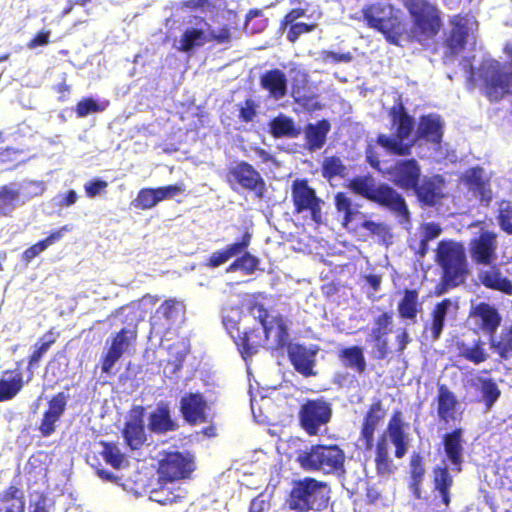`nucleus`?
Wrapping results in <instances>:
<instances>
[{
  "mask_svg": "<svg viewBox=\"0 0 512 512\" xmlns=\"http://www.w3.org/2000/svg\"><path fill=\"white\" fill-rule=\"evenodd\" d=\"M435 261L442 269L438 295L443 294L447 288L460 286L470 274L466 250L461 242L451 239L439 241L435 249Z\"/></svg>",
  "mask_w": 512,
  "mask_h": 512,
  "instance_id": "nucleus-1",
  "label": "nucleus"
},
{
  "mask_svg": "<svg viewBox=\"0 0 512 512\" xmlns=\"http://www.w3.org/2000/svg\"><path fill=\"white\" fill-rule=\"evenodd\" d=\"M361 13L366 26L382 34L391 45L399 46L407 34V22L402 12L390 3H369L362 8Z\"/></svg>",
  "mask_w": 512,
  "mask_h": 512,
  "instance_id": "nucleus-2",
  "label": "nucleus"
},
{
  "mask_svg": "<svg viewBox=\"0 0 512 512\" xmlns=\"http://www.w3.org/2000/svg\"><path fill=\"white\" fill-rule=\"evenodd\" d=\"M329 494L327 482L306 476L293 482L285 502L295 512H320L328 506Z\"/></svg>",
  "mask_w": 512,
  "mask_h": 512,
  "instance_id": "nucleus-3",
  "label": "nucleus"
},
{
  "mask_svg": "<svg viewBox=\"0 0 512 512\" xmlns=\"http://www.w3.org/2000/svg\"><path fill=\"white\" fill-rule=\"evenodd\" d=\"M353 193L400 215L407 216L408 208L405 199L394 188L382 183L376 185L371 175L356 176L349 181Z\"/></svg>",
  "mask_w": 512,
  "mask_h": 512,
  "instance_id": "nucleus-4",
  "label": "nucleus"
},
{
  "mask_svg": "<svg viewBox=\"0 0 512 512\" xmlns=\"http://www.w3.org/2000/svg\"><path fill=\"white\" fill-rule=\"evenodd\" d=\"M388 115L392 126L395 127L396 135L379 134L376 138L377 144L390 154L397 156L410 155L413 143H404V140L410 136L413 130L414 118L408 114L401 99H398L389 109Z\"/></svg>",
  "mask_w": 512,
  "mask_h": 512,
  "instance_id": "nucleus-5",
  "label": "nucleus"
},
{
  "mask_svg": "<svg viewBox=\"0 0 512 512\" xmlns=\"http://www.w3.org/2000/svg\"><path fill=\"white\" fill-rule=\"evenodd\" d=\"M406 9L412 20L411 28L405 34L408 41L424 44L439 34L443 23L441 12L435 4L420 2Z\"/></svg>",
  "mask_w": 512,
  "mask_h": 512,
  "instance_id": "nucleus-6",
  "label": "nucleus"
},
{
  "mask_svg": "<svg viewBox=\"0 0 512 512\" xmlns=\"http://www.w3.org/2000/svg\"><path fill=\"white\" fill-rule=\"evenodd\" d=\"M450 29L443 39V55L444 64L452 63L459 54H461L474 37L478 30L479 23L474 15L456 14L449 19Z\"/></svg>",
  "mask_w": 512,
  "mask_h": 512,
  "instance_id": "nucleus-7",
  "label": "nucleus"
},
{
  "mask_svg": "<svg viewBox=\"0 0 512 512\" xmlns=\"http://www.w3.org/2000/svg\"><path fill=\"white\" fill-rule=\"evenodd\" d=\"M297 461L305 471H321L324 474H332L343 469L345 454L336 444H316L301 453Z\"/></svg>",
  "mask_w": 512,
  "mask_h": 512,
  "instance_id": "nucleus-8",
  "label": "nucleus"
},
{
  "mask_svg": "<svg viewBox=\"0 0 512 512\" xmlns=\"http://www.w3.org/2000/svg\"><path fill=\"white\" fill-rule=\"evenodd\" d=\"M249 309L262 326L265 342L272 341L273 345L270 349L283 353L285 348L291 344L289 328L285 317L280 313L270 316L268 309L259 302H253Z\"/></svg>",
  "mask_w": 512,
  "mask_h": 512,
  "instance_id": "nucleus-9",
  "label": "nucleus"
},
{
  "mask_svg": "<svg viewBox=\"0 0 512 512\" xmlns=\"http://www.w3.org/2000/svg\"><path fill=\"white\" fill-rule=\"evenodd\" d=\"M225 182L234 191L243 189L262 199L266 193V183L261 174L248 162L238 161L230 165L224 176Z\"/></svg>",
  "mask_w": 512,
  "mask_h": 512,
  "instance_id": "nucleus-10",
  "label": "nucleus"
},
{
  "mask_svg": "<svg viewBox=\"0 0 512 512\" xmlns=\"http://www.w3.org/2000/svg\"><path fill=\"white\" fill-rule=\"evenodd\" d=\"M332 417V407L324 398L308 399L299 408L298 420L300 427L309 436L320 433Z\"/></svg>",
  "mask_w": 512,
  "mask_h": 512,
  "instance_id": "nucleus-11",
  "label": "nucleus"
},
{
  "mask_svg": "<svg viewBox=\"0 0 512 512\" xmlns=\"http://www.w3.org/2000/svg\"><path fill=\"white\" fill-rule=\"evenodd\" d=\"M291 199L294 212L297 214L308 211L316 224L322 223L323 201L316 195V191L309 186L307 179H296L291 185Z\"/></svg>",
  "mask_w": 512,
  "mask_h": 512,
  "instance_id": "nucleus-12",
  "label": "nucleus"
},
{
  "mask_svg": "<svg viewBox=\"0 0 512 512\" xmlns=\"http://www.w3.org/2000/svg\"><path fill=\"white\" fill-rule=\"evenodd\" d=\"M193 459L179 451L167 452L158 463L160 480L165 483L188 478L192 471Z\"/></svg>",
  "mask_w": 512,
  "mask_h": 512,
  "instance_id": "nucleus-13",
  "label": "nucleus"
},
{
  "mask_svg": "<svg viewBox=\"0 0 512 512\" xmlns=\"http://www.w3.org/2000/svg\"><path fill=\"white\" fill-rule=\"evenodd\" d=\"M497 236L491 231H482L469 242L471 260L476 265H490L497 259Z\"/></svg>",
  "mask_w": 512,
  "mask_h": 512,
  "instance_id": "nucleus-14",
  "label": "nucleus"
},
{
  "mask_svg": "<svg viewBox=\"0 0 512 512\" xmlns=\"http://www.w3.org/2000/svg\"><path fill=\"white\" fill-rule=\"evenodd\" d=\"M144 412L143 406H134L129 418L124 424L122 436L125 444L131 450L141 449L147 441V435L144 425Z\"/></svg>",
  "mask_w": 512,
  "mask_h": 512,
  "instance_id": "nucleus-15",
  "label": "nucleus"
},
{
  "mask_svg": "<svg viewBox=\"0 0 512 512\" xmlns=\"http://www.w3.org/2000/svg\"><path fill=\"white\" fill-rule=\"evenodd\" d=\"M285 350L287 351L288 359L296 372L304 377H311L316 375L314 367L316 365V355L318 348H308L300 343H291Z\"/></svg>",
  "mask_w": 512,
  "mask_h": 512,
  "instance_id": "nucleus-16",
  "label": "nucleus"
},
{
  "mask_svg": "<svg viewBox=\"0 0 512 512\" xmlns=\"http://www.w3.org/2000/svg\"><path fill=\"white\" fill-rule=\"evenodd\" d=\"M68 398L64 392H58L48 401L47 409L43 412L37 427L42 437H49L56 431L57 423L66 410Z\"/></svg>",
  "mask_w": 512,
  "mask_h": 512,
  "instance_id": "nucleus-17",
  "label": "nucleus"
},
{
  "mask_svg": "<svg viewBox=\"0 0 512 512\" xmlns=\"http://www.w3.org/2000/svg\"><path fill=\"white\" fill-rule=\"evenodd\" d=\"M207 408V401L201 393L189 392L180 399V412L183 419L191 425L207 422Z\"/></svg>",
  "mask_w": 512,
  "mask_h": 512,
  "instance_id": "nucleus-18",
  "label": "nucleus"
},
{
  "mask_svg": "<svg viewBox=\"0 0 512 512\" xmlns=\"http://www.w3.org/2000/svg\"><path fill=\"white\" fill-rule=\"evenodd\" d=\"M394 184L404 190H412L420 181L421 169L414 159L397 161L391 170Z\"/></svg>",
  "mask_w": 512,
  "mask_h": 512,
  "instance_id": "nucleus-19",
  "label": "nucleus"
},
{
  "mask_svg": "<svg viewBox=\"0 0 512 512\" xmlns=\"http://www.w3.org/2000/svg\"><path fill=\"white\" fill-rule=\"evenodd\" d=\"M384 417L385 412L381 400L373 401L364 415L359 437L366 451H370L373 448L375 430Z\"/></svg>",
  "mask_w": 512,
  "mask_h": 512,
  "instance_id": "nucleus-20",
  "label": "nucleus"
},
{
  "mask_svg": "<svg viewBox=\"0 0 512 512\" xmlns=\"http://www.w3.org/2000/svg\"><path fill=\"white\" fill-rule=\"evenodd\" d=\"M444 134V122L438 114L430 113L419 118L416 140L440 146Z\"/></svg>",
  "mask_w": 512,
  "mask_h": 512,
  "instance_id": "nucleus-21",
  "label": "nucleus"
},
{
  "mask_svg": "<svg viewBox=\"0 0 512 512\" xmlns=\"http://www.w3.org/2000/svg\"><path fill=\"white\" fill-rule=\"evenodd\" d=\"M184 312V305L176 299L165 300L150 317L152 330H169L172 323Z\"/></svg>",
  "mask_w": 512,
  "mask_h": 512,
  "instance_id": "nucleus-22",
  "label": "nucleus"
},
{
  "mask_svg": "<svg viewBox=\"0 0 512 512\" xmlns=\"http://www.w3.org/2000/svg\"><path fill=\"white\" fill-rule=\"evenodd\" d=\"M21 361L17 362V368L3 371L0 378V402L12 400L23 389L31 376L24 380L23 372L20 369Z\"/></svg>",
  "mask_w": 512,
  "mask_h": 512,
  "instance_id": "nucleus-23",
  "label": "nucleus"
},
{
  "mask_svg": "<svg viewBox=\"0 0 512 512\" xmlns=\"http://www.w3.org/2000/svg\"><path fill=\"white\" fill-rule=\"evenodd\" d=\"M404 427L405 424L402 420L401 411L397 410L393 412L387 425V433L395 447L394 455L398 459L405 456L409 447V436L405 432Z\"/></svg>",
  "mask_w": 512,
  "mask_h": 512,
  "instance_id": "nucleus-24",
  "label": "nucleus"
},
{
  "mask_svg": "<svg viewBox=\"0 0 512 512\" xmlns=\"http://www.w3.org/2000/svg\"><path fill=\"white\" fill-rule=\"evenodd\" d=\"M487 269L480 270L477 274L478 281L485 288L501 292L505 295H512V282L503 276L500 267L490 264Z\"/></svg>",
  "mask_w": 512,
  "mask_h": 512,
  "instance_id": "nucleus-25",
  "label": "nucleus"
},
{
  "mask_svg": "<svg viewBox=\"0 0 512 512\" xmlns=\"http://www.w3.org/2000/svg\"><path fill=\"white\" fill-rule=\"evenodd\" d=\"M470 315L477 318L479 328L490 336V339L495 338L494 334L501 323V316L497 309L486 302L477 304Z\"/></svg>",
  "mask_w": 512,
  "mask_h": 512,
  "instance_id": "nucleus-26",
  "label": "nucleus"
},
{
  "mask_svg": "<svg viewBox=\"0 0 512 512\" xmlns=\"http://www.w3.org/2000/svg\"><path fill=\"white\" fill-rule=\"evenodd\" d=\"M436 402L437 416L441 422L448 424L457 419L459 402L456 395L445 384L438 386Z\"/></svg>",
  "mask_w": 512,
  "mask_h": 512,
  "instance_id": "nucleus-27",
  "label": "nucleus"
},
{
  "mask_svg": "<svg viewBox=\"0 0 512 512\" xmlns=\"http://www.w3.org/2000/svg\"><path fill=\"white\" fill-rule=\"evenodd\" d=\"M443 184V178L439 175H434L432 177H425L421 182L419 181L412 190L416 193L421 203L433 206L443 197Z\"/></svg>",
  "mask_w": 512,
  "mask_h": 512,
  "instance_id": "nucleus-28",
  "label": "nucleus"
},
{
  "mask_svg": "<svg viewBox=\"0 0 512 512\" xmlns=\"http://www.w3.org/2000/svg\"><path fill=\"white\" fill-rule=\"evenodd\" d=\"M234 343L241 357L244 360H248L257 354L266 342L262 329L253 328L237 335Z\"/></svg>",
  "mask_w": 512,
  "mask_h": 512,
  "instance_id": "nucleus-29",
  "label": "nucleus"
},
{
  "mask_svg": "<svg viewBox=\"0 0 512 512\" xmlns=\"http://www.w3.org/2000/svg\"><path fill=\"white\" fill-rule=\"evenodd\" d=\"M334 206L337 214L341 216L343 228H349L353 221L364 217L360 212V205L354 203L345 192L340 191L334 195Z\"/></svg>",
  "mask_w": 512,
  "mask_h": 512,
  "instance_id": "nucleus-30",
  "label": "nucleus"
},
{
  "mask_svg": "<svg viewBox=\"0 0 512 512\" xmlns=\"http://www.w3.org/2000/svg\"><path fill=\"white\" fill-rule=\"evenodd\" d=\"M260 85L274 99H281L287 94L286 75L278 68L265 71L260 77Z\"/></svg>",
  "mask_w": 512,
  "mask_h": 512,
  "instance_id": "nucleus-31",
  "label": "nucleus"
},
{
  "mask_svg": "<svg viewBox=\"0 0 512 512\" xmlns=\"http://www.w3.org/2000/svg\"><path fill=\"white\" fill-rule=\"evenodd\" d=\"M148 428L155 434H165L178 428L177 423L171 418L170 408L166 402L158 404L155 411L149 415Z\"/></svg>",
  "mask_w": 512,
  "mask_h": 512,
  "instance_id": "nucleus-32",
  "label": "nucleus"
},
{
  "mask_svg": "<svg viewBox=\"0 0 512 512\" xmlns=\"http://www.w3.org/2000/svg\"><path fill=\"white\" fill-rule=\"evenodd\" d=\"M330 129L331 124L327 119L308 123L304 129L306 148L310 151L321 149L326 143Z\"/></svg>",
  "mask_w": 512,
  "mask_h": 512,
  "instance_id": "nucleus-33",
  "label": "nucleus"
},
{
  "mask_svg": "<svg viewBox=\"0 0 512 512\" xmlns=\"http://www.w3.org/2000/svg\"><path fill=\"white\" fill-rule=\"evenodd\" d=\"M462 434V428H455L443 436L445 453L450 462L457 467L458 471L461 470V464L463 462Z\"/></svg>",
  "mask_w": 512,
  "mask_h": 512,
  "instance_id": "nucleus-34",
  "label": "nucleus"
},
{
  "mask_svg": "<svg viewBox=\"0 0 512 512\" xmlns=\"http://www.w3.org/2000/svg\"><path fill=\"white\" fill-rule=\"evenodd\" d=\"M426 468L423 456L414 452L409 461V489L416 499L421 498V485L424 481Z\"/></svg>",
  "mask_w": 512,
  "mask_h": 512,
  "instance_id": "nucleus-35",
  "label": "nucleus"
},
{
  "mask_svg": "<svg viewBox=\"0 0 512 512\" xmlns=\"http://www.w3.org/2000/svg\"><path fill=\"white\" fill-rule=\"evenodd\" d=\"M70 229L67 225L62 226L56 231L51 232L46 238L36 242L31 245L27 249L23 251L21 254V261L25 264H29L38 257L42 252H44L48 247L55 244L59 240L62 239L65 232H68Z\"/></svg>",
  "mask_w": 512,
  "mask_h": 512,
  "instance_id": "nucleus-36",
  "label": "nucleus"
},
{
  "mask_svg": "<svg viewBox=\"0 0 512 512\" xmlns=\"http://www.w3.org/2000/svg\"><path fill=\"white\" fill-rule=\"evenodd\" d=\"M421 311L419 293L416 289H404L402 298L397 305V312L400 319L415 320Z\"/></svg>",
  "mask_w": 512,
  "mask_h": 512,
  "instance_id": "nucleus-37",
  "label": "nucleus"
},
{
  "mask_svg": "<svg viewBox=\"0 0 512 512\" xmlns=\"http://www.w3.org/2000/svg\"><path fill=\"white\" fill-rule=\"evenodd\" d=\"M338 358L345 368H350L358 374H364L367 370V363L363 348L357 345L345 347L339 350Z\"/></svg>",
  "mask_w": 512,
  "mask_h": 512,
  "instance_id": "nucleus-38",
  "label": "nucleus"
},
{
  "mask_svg": "<svg viewBox=\"0 0 512 512\" xmlns=\"http://www.w3.org/2000/svg\"><path fill=\"white\" fill-rule=\"evenodd\" d=\"M375 468L378 475H390L395 470L393 460L389 457L388 442L382 434L375 444Z\"/></svg>",
  "mask_w": 512,
  "mask_h": 512,
  "instance_id": "nucleus-39",
  "label": "nucleus"
},
{
  "mask_svg": "<svg viewBox=\"0 0 512 512\" xmlns=\"http://www.w3.org/2000/svg\"><path fill=\"white\" fill-rule=\"evenodd\" d=\"M464 182L469 190L479 195L482 200L489 201L491 199L490 189L482 177V169L480 167L469 169L464 176Z\"/></svg>",
  "mask_w": 512,
  "mask_h": 512,
  "instance_id": "nucleus-40",
  "label": "nucleus"
},
{
  "mask_svg": "<svg viewBox=\"0 0 512 512\" xmlns=\"http://www.w3.org/2000/svg\"><path fill=\"white\" fill-rule=\"evenodd\" d=\"M20 191L11 184L0 186V218L10 217L20 203Z\"/></svg>",
  "mask_w": 512,
  "mask_h": 512,
  "instance_id": "nucleus-41",
  "label": "nucleus"
},
{
  "mask_svg": "<svg viewBox=\"0 0 512 512\" xmlns=\"http://www.w3.org/2000/svg\"><path fill=\"white\" fill-rule=\"evenodd\" d=\"M269 127V131L274 138H294L300 134V129L295 127L294 121L284 115L273 118L269 123Z\"/></svg>",
  "mask_w": 512,
  "mask_h": 512,
  "instance_id": "nucleus-42",
  "label": "nucleus"
},
{
  "mask_svg": "<svg viewBox=\"0 0 512 512\" xmlns=\"http://www.w3.org/2000/svg\"><path fill=\"white\" fill-rule=\"evenodd\" d=\"M459 356L472 362L474 364H480L485 362L489 355L485 350V343L478 339L473 342L471 346L460 342L457 344Z\"/></svg>",
  "mask_w": 512,
  "mask_h": 512,
  "instance_id": "nucleus-43",
  "label": "nucleus"
},
{
  "mask_svg": "<svg viewBox=\"0 0 512 512\" xmlns=\"http://www.w3.org/2000/svg\"><path fill=\"white\" fill-rule=\"evenodd\" d=\"M100 445L102 446L100 455L106 464L116 470L121 469L127 464L126 456L121 452L117 443L102 440Z\"/></svg>",
  "mask_w": 512,
  "mask_h": 512,
  "instance_id": "nucleus-44",
  "label": "nucleus"
},
{
  "mask_svg": "<svg viewBox=\"0 0 512 512\" xmlns=\"http://www.w3.org/2000/svg\"><path fill=\"white\" fill-rule=\"evenodd\" d=\"M56 342V338L53 335L52 329L49 330L39 341L35 344V349L28 357L27 370L30 372L32 377L33 369L38 366L42 357L47 353L50 347Z\"/></svg>",
  "mask_w": 512,
  "mask_h": 512,
  "instance_id": "nucleus-45",
  "label": "nucleus"
},
{
  "mask_svg": "<svg viewBox=\"0 0 512 512\" xmlns=\"http://www.w3.org/2000/svg\"><path fill=\"white\" fill-rule=\"evenodd\" d=\"M451 306V301L448 298L438 302L432 310V322H431V337L433 340H437L444 328L445 318L447 312Z\"/></svg>",
  "mask_w": 512,
  "mask_h": 512,
  "instance_id": "nucleus-46",
  "label": "nucleus"
},
{
  "mask_svg": "<svg viewBox=\"0 0 512 512\" xmlns=\"http://www.w3.org/2000/svg\"><path fill=\"white\" fill-rule=\"evenodd\" d=\"M208 42L207 34L199 28H190L184 31L180 38L178 50L190 52L195 47L203 46Z\"/></svg>",
  "mask_w": 512,
  "mask_h": 512,
  "instance_id": "nucleus-47",
  "label": "nucleus"
},
{
  "mask_svg": "<svg viewBox=\"0 0 512 512\" xmlns=\"http://www.w3.org/2000/svg\"><path fill=\"white\" fill-rule=\"evenodd\" d=\"M490 347L502 358L508 359L512 356V323L505 326L498 339L492 338L489 341Z\"/></svg>",
  "mask_w": 512,
  "mask_h": 512,
  "instance_id": "nucleus-48",
  "label": "nucleus"
},
{
  "mask_svg": "<svg viewBox=\"0 0 512 512\" xmlns=\"http://www.w3.org/2000/svg\"><path fill=\"white\" fill-rule=\"evenodd\" d=\"M346 167L342 160L337 156H329L323 159L321 164V174L328 181L336 177H344Z\"/></svg>",
  "mask_w": 512,
  "mask_h": 512,
  "instance_id": "nucleus-49",
  "label": "nucleus"
},
{
  "mask_svg": "<svg viewBox=\"0 0 512 512\" xmlns=\"http://www.w3.org/2000/svg\"><path fill=\"white\" fill-rule=\"evenodd\" d=\"M259 266V259L249 252L237 257L227 268V272L242 271L246 275L253 274Z\"/></svg>",
  "mask_w": 512,
  "mask_h": 512,
  "instance_id": "nucleus-50",
  "label": "nucleus"
},
{
  "mask_svg": "<svg viewBox=\"0 0 512 512\" xmlns=\"http://www.w3.org/2000/svg\"><path fill=\"white\" fill-rule=\"evenodd\" d=\"M393 325V312L384 311L373 320V327L371 329V337L388 336L392 332Z\"/></svg>",
  "mask_w": 512,
  "mask_h": 512,
  "instance_id": "nucleus-51",
  "label": "nucleus"
},
{
  "mask_svg": "<svg viewBox=\"0 0 512 512\" xmlns=\"http://www.w3.org/2000/svg\"><path fill=\"white\" fill-rule=\"evenodd\" d=\"M23 154L24 151L22 149L10 146L0 148V164L4 165L6 170L16 169L24 162L22 159Z\"/></svg>",
  "mask_w": 512,
  "mask_h": 512,
  "instance_id": "nucleus-52",
  "label": "nucleus"
},
{
  "mask_svg": "<svg viewBox=\"0 0 512 512\" xmlns=\"http://www.w3.org/2000/svg\"><path fill=\"white\" fill-rule=\"evenodd\" d=\"M482 401L487 409H490L495 402L499 399L501 391L492 378H485L481 380L480 387Z\"/></svg>",
  "mask_w": 512,
  "mask_h": 512,
  "instance_id": "nucleus-53",
  "label": "nucleus"
},
{
  "mask_svg": "<svg viewBox=\"0 0 512 512\" xmlns=\"http://www.w3.org/2000/svg\"><path fill=\"white\" fill-rule=\"evenodd\" d=\"M136 338L137 330L135 328H122L113 336L110 347L120 350L124 354L128 346L136 341Z\"/></svg>",
  "mask_w": 512,
  "mask_h": 512,
  "instance_id": "nucleus-54",
  "label": "nucleus"
},
{
  "mask_svg": "<svg viewBox=\"0 0 512 512\" xmlns=\"http://www.w3.org/2000/svg\"><path fill=\"white\" fill-rule=\"evenodd\" d=\"M433 483L435 490H450L453 485V478L447 466H436L433 469Z\"/></svg>",
  "mask_w": 512,
  "mask_h": 512,
  "instance_id": "nucleus-55",
  "label": "nucleus"
},
{
  "mask_svg": "<svg viewBox=\"0 0 512 512\" xmlns=\"http://www.w3.org/2000/svg\"><path fill=\"white\" fill-rule=\"evenodd\" d=\"M252 240V234L245 231L237 242L228 244L224 247L229 259L235 256H241L246 252Z\"/></svg>",
  "mask_w": 512,
  "mask_h": 512,
  "instance_id": "nucleus-56",
  "label": "nucleus"
},
{
  "mask_svg": "<svg viewBox=\"0 0 512 512\" xmlns=\"http://www.w3.org/2000/svg\"><path fill=\"white\" fill-rule=\"evenodd\" d=\"M105 109L104 106L97 103L93 98L87 97L81 99L75 107V112L78 118H84L90 113L101 112Z\"/></svg>",
  "mask_w": 512,
  "mask_h": 512,
  "instance_id": "nucleus-57",
  "label": "nucleus"
},
{
  "mask_svg": "<svg viewBox=\"0 0 512 512\" xmlns=\"http://www.w3.org/2000/svg\"><path fill=\"white\" fill-rule=\"evenodd\" d=\"M498 223L507 234H512V205L510 202H502L499 208Z\"/></svg>",
  "mask_w": 512,
  "mask_h": 512,
  "instance_id": "nucleus-58",
  "label": "nucleus"
},
{
  "mask_svg": "<svg viewBox=\"0 0 512 512\" xmlns=\"http://www.w3.org/2000/svg\"><path fill=\"white\" fill-rule=\"evenodd\" d=\"M152 188H142L134 200V206L140 210H148L156 206Z\"/></svg>",
  "mask_w": 512,
  "mask_h": 512,
  "instance_id": "nucleus-59",
  "label": "nucleus"
},
{
  "mask_svg": "<svg viewBox=\"0 0 512 512\" xmlns=\"http://www.w3.org/2000/svg\"><path fill=\"white\" fill-rule=\"evenodd\" d=\"M287 40L291 43H295L302 34L309 33L314 30V24H307L304 22L294 23L288 26Z\"/></svg>",
  "mask_w": 512,
  "mask_h": 512,
  "instance_id": "nucleus-60",
  "label": "nucleus"
},
{
  "mask_svg": "<svg viewBox=\"0 0 512 512\" xmlns=\"http://www.w3.org/2000/svg\"><path fill=\"white\" fill-rule=\"evenodd\" d=\"M123 356L120 350L109 346L106 354L101 359L102 373L109 374L115 363Z\"/></svg>",
  "mask_w": 512,
  "mask_h": 512,
  "instance_id": "nucleus-61",
  "label": "nucleus"
},
{
  "mask_svg": "<svg viewBox=\"0 0 512 512\" xmlns=\"http://www.w3.org/2000/svg\"><path fill=\"white\" fill-rule=\"evenodd\" d=\"M361 227L369 232L370 235L379 236L383 239L390 237L389 227L381 222H374L372 220H363Z\"/></svg>",
  "mask_w": 512,
  "mask_h": 512,
  "instance_id": "nucleus-62",
  "label": "nucleus"
},
{
  "mask_svg": "<svg viewBox=\"0 0 512 512\" xmlns=\"http://www.w3.org/2000/svg\"><path fill=\"white\" fill-rule=\"evenodd\" d=\"M108 187V183L100 178H95L91 181H88L84 184V190L86 196L89 198H95L103 193H105Z\"/></svg>",
  "mask_w": 512,
  "mask_h": 512,
  "instance_id": "nucleus-63",
  "label": "nucleus"
},
{
  "mask_svg": "<svg viewBox=\"0 0 512 512\" xmlns=\"http://www.w3.org/2000/svg\"><path fill=\"white\" fill-rule=\"evenodd\" d=\"M257 104L251 98L246 99L242 105L239 106V119L242 122H252L256 116Z\"/></svg>",
  "mask_w": 512,
  "mask_h": 512,
  "instance_id": "nucleus-64",
  "label": "nucleus"
}]
</instances>
